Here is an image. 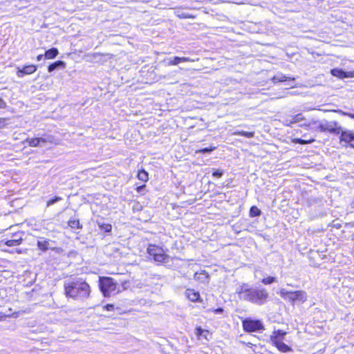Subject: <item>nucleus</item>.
Returning <instances> with one entry per match:
<instances>
[{
  "label": "nucleus",
  "mask_w": 354,
  "mask_h": 354,
  "mask_svg": "<svg viewBox=\"0 0 354 354\" xmlns=\"http://www.w3.org/2000/svg\"><path fill=\"white\" fill-rule=\"evenodd\" d=\"M161 252H162V249L156 245V262L168 263L169 257L165 254H162Z\"/></svg>",
  "instance_id": "nucleus-14"
},
{
  "label": "nucleus",
  "mask_w": 354,
  "mask_h": 354,
  "mask_svg": "<svg viewBox=\"0 0 354 354\" xmlns=\"http://www.w3.org/2000/svg\"><path fill=\"white\" fill-rule=\"evenodd\" d=\"M203 331V330L201 328V327H197L196 328V334L198 336L202 335Z\"/></svg>",
  "instance_id": "nucleus-36"
},
{
  "label": "nucleus",
  "mask_w": 354,
  "mask_h": 354,
  "mask_svg": "<svg viewBox=\"0 0 354 354\" xmlns=\"http://www.w3.org/2000/svg\"><path fill=\"white\" fill-rule=\"evenodd\" d=\"M318 129L322 132L328 131L330 133H333L335 135H339L341 132L342 127L338 126V123L335 121H325L321 122L319 124Z\"/></svg>",
  "instance_id": "nucleus-6"
},
{
  "label": "nucleus",
  "mask_w": 354,
  "mask_h": 354,
  "mask_svg": "<svg viewBox=\"0 0 354 354\" xmlns=\"http://www.w3.org/2000/svg\"><path fill=\"white\" fill-rule=\"evenodd\" d=\"M188 61H191V59L188 57H177V56H175L172 58L170 57V58L164 59V62L168 65H177L180 62H188Z\"/></svg>",
  "instance_id": "nucleus-11"
},
{
  "label": "nucleus",
  "mask_w": 354,
  "mask_h": 354,
  "mask_svg": "<svg viewBox=\"0 0 354 354\" xmlns=\"http://www.w3.org/2000/svg\"><path fill=\"white\" fill-rule=\"evenodd\" d=\"M43 58H44V55L41 54V55H37V60L41 61Z\"/></svg>",
  "instance_id": "nucleus-38"
},
{
  "label": "nucleus",
  "mask_w": 354,
  "mask_h": 354,
  "mask_svg": "<svg viewBox=\"0 0 354 354\" xmlns=\"http://www.w3.org/2000/svg\"><path fill=\"white\" fill-rule=\"evenodd\" d=\"M138 178L140 180L145 182L148 180V173L145 170H141L138 171Z\"/></svg>",
  "instance_id": "nucleus-27"
},
{
  "label": "nucleus",
  "mask_w": 354,
  "mask_h": 354,
  "mask_svg": "<svg viewBox=\"0 0 354 354\" xmlns=\"http://www.w3.org/2000/svg\"><path fill=\"white\" fill-rule=\"evenodd\" d=\"M209 275L205 271H202L200 273L196 272L195 274V279L197 280H200L203 282H205L208 280Z\"/></svg>",
  "instance_id": "nucleus-21"
},
{
  "label": "nucleus",
  "mask_w": 354,
  "mask_h": 354,
  "mask_svg": "<svg viewBox=\"0 0 354 354\" xmlns=\"http://www.w3.org/2000/svg\"><path fill=\"white\" fill-rule=\"evenodd\" d=\"M212 176L215 178H220L223 176L224 171L219 169H212Z\"/></svg>",
  "instance_id": "nucleus-28"
},
{
  "label": "nucleus",
  "mask_w": 354,
  "mask_h": 354,
  "mask_svg": "<svg viewBox=\"0 0 354 354\" xmlns=\"http://www.w3.org/2000/svg\"><path fill=\"white\" fill-rule=\"evenodd\" d=\"M37 69L36 65L30 64L24 66L23 68H17V75L19 77H22L26 75H30L34 73Z\"/></svg>",
  "instance_id": "nucleus-9"
},
{
  "label": "nucleus",
  "mask_w": 354,
  "mask_h": 354,
  "mask_svg": "<svg viewBox=\"0 0 354 354\" xmlns=\"http://www.w3.org/2000/svg\"><path fill=\"white\" fill-rule=\"evenodd\" d=\"M6 118H0V129L3 128L6 126Z\"/></svg>",
  "instance_id": "nucleus-35"
},
{
  "label": "nucleus",
  "mask_w": 354,
  "mask_h": 354,
  "mask_svg": "<svg viewBox=\"0 0 354 354\" xmlns=\"http://www.w3.org/2000/svg\"><path fill=\"white\" fill-rule=\"evenodd\" d=\"M66 297L84 301L89 297L91 287L82 278H73L64 283Z\"/></svg>",
  "instance_id": "nucleus-1"
},
{
  "label": "nucleus",
  "mask_w": 354,
  "mask_h": 354,
  "mask_svg": "<svg viewBox=\"0 0 354 354\" xmlns=\"http://www.w3.org/2000/svg\"><path fill=\"white\" fill-rule=\"evenodd\" d=\"M262 283L265 285H269L276 281V278L274 277H268L262 279Z\"/></svg>",
  "instance_id": "nucleus-30"
},
{
  "label": "nucleus",
  "mask_w": 354,
  "mask_h": 354,
  "mask_svg": "<svg viewBox=\"0 0 354 354\" xmlns=\"http://www.w3.org/2000/svg\"><path fill=\"white\" fill-rule=\"evenodd\" d=\"M143 189V187L142 186H140L137 188L138 191V192H141V190Z\"/></svg>",
  "instance_id": "nucleus-43"
},
{
  "label": "nucleus",
  "mask_w": 354,
  "mask_h": 354,
  "mask_svg": "<svg viewBox=\"0 0 354 354\" xmlns=\"http://www.w3.org/2000/svg\"><path fill=\"white\" fill-rule=\"evenodd\" d=\"M292 80V81H294L295 80V78L294 77H286L282 73H278L277 75H274L272 78V81L274 82V83H277V82H284V81H286V80Z\"/></svg>",
  "instance_id": "nucleus-19"
},
{
  "label": "nucleus",
  "mask_w": 354,
  "mask_h": 354,
  "mask_svg": "<svg viewBox=\"0 0 354 354\" xmlns=\"http://www.w3.org/2000/svg\"><path fill=\"white\" fill-rule=\"evenodd\" d=\"M280 295L284 299L288 300L292 303L295 301L304 302L307 299V294L304 290H297L292 292L282 288L280 290Z\"/></svg>",
  "instance_id": "nucleus-4"
},
{
  "label": "nucleus",
  "mask_w": 354,
  "mask_h": 354,
  "mask_svg": "<svg viewBox=\"0 0 354 354\" xmlns=\"http://www.w3.org/2000/svg\"><path fill=\"white\" fill-rule=\"evenodd\" d=\"M297 142L299 143V144H305L306 143L305 140L300 139V138L297 139Z\"/></svg>",
  "instance_id": "nucleus-39"
},
{
  "label": "nucleus",
  "mask_w": 354,
  "mask_h": 354,
  "mask_svg": "<svg viewBox=\"0 0 354 354\" xmlns=\"http://www.w3.org/2000/svg\"><path fill=\"white\" fill-rule=\"evenodd\" d=\"M215 314H221L223 312V308L219 307L214 310Z\"/></svg>",
  "instance_id": "nucleus-37"
},
{
  "label": "nucleus",
  "mask_w": 354,
  "mask_h": 354,
  "mask_svg": "<svg viewBox=\"0 0 354 354\" xmlns=\"http://www.w3.org/2000/svg\"><path fill=\"white\" fill-rule=\"evenodd\" d=\"M234 135L241 136L248 138H251L254 136V132H248L245 131H237L234 133Z\"/></svg>",
  "instance_id": "nucleus-24"
},
{
  "label": "nucleus",
  "mask_w": 354,
  "mask_h": 354,
  "mask_svg": "<svg viewBox=\"0 0 354 354\" xmlns=\"http://www.w3.org/2000/svg\"><path fill=\"white\" fill-rule=\"evenodd\" d=\"M53 141V137L50 136H48L45 138H27L26 140V142L28 144L30 147H42L44 144L47 142L52 143Z\"/></svg>",
  "instance_id": "nucleus-7"
},
{
  "label": "nucleus",
  "mask_w": 354,
  "mask_h": 354,
  "mask_svg": "<svg viewBox=\"0 0 354 354\" xmlns=\"http://www.w3.org/2000/svg\"><path fill=\"white\" fill-rule=\"evenodd\" d=\"M104 308L107 311H112L114 309V306L111 304H108L104 306Z\"/></svg>",
  "instance_id": "nucleus-33"
},
{
  "label": "nucleus",
  "mask_w": 354,
  "mask_h": 354,
  "mask_svg": "<svg viewBox=\"0 0 354 354\" xmlns=\"http://www.w3.org/2000/svg\"><path fill=\"white\" fill-rule=\"evenodd\" d=\"M22 239H8L5 241V244L8 247H13L19 245L21 243Z\"/></svg>",
  "instance_id": "nucleus-23"
},
{
  "label": "nucleus",
  "mask_w": 354,
  "mask_h": 354,
  "mask_svg": "<svg viewBox=\"0 0 354 354\" xmlns=\"http://www.w3.org/2000/svg\"><path fill=\"white\" fill-rule=\"evenodd\" d=\"M98 226L101 230H103L105 232H110L112 230L111 225H110L109 223H101L98 222Z\"/></svg>",
  "instance_id": "nucleus-26"
},
{
  "label": "nucleus",
  "mask_w": 354,
  "mask_h": 354,
  "mask_svg": "<svg viewBox=\"0 0 354 354\" xmlns=\"http://www.w3.org/2000/svg\"><path fill=\"white\" fill-rule=\"evenodd\" d=\"M349 146L352 148H354V141H351L349 143Z\"/></svg>",
  "instance_id": "nucleus-41"
},
{
  "label": "nucleus",
  "mask_w": 354,
  "mask_h": 354,
  "mask_svg": "<svg viewBox=\"0 0 354 354\" xmlns=\"http://www.w3.org/2000/svg\"><path fill=\"white\" fill-rule=\"evenodd\" d=\"M50 240L46 239L45 238H39V239L37 241V245L39 250L43 252H46L49 248H51L50 246Z\"/></svg>",
  "instance_id": "nucleus-13"
},
{
  "label": "nucleus",
  "mask_w": 354,
  "mask_h": 354,
  "mask_svg": "<svg viewBox=\"0 0 354 354\" xmlns=\"http://www.w3.org/2000/svg\"><path fill=\"white\" fill-rule=\"evenodd\" d=\"M216 149V147H209L201 149L198 151L201 153H209Z\"/></svg>",
  "instance_id": "nucleus-31"
},
{
  "label": "nucleus",
  "mask_w": 354,
  "mask_h": 354,
  "mask_svg": "<svg viewBox=\"0 0 354 354\" xmlns=\"http://www.w3.org/2000/svg\"><path fill=\"white\" fill-rule=\"evenodd\" d=\"M147 252L155 260V245L150 244L147 248Z\"/></svg>",
  "instance_id": "nucleus-32"
},
{
  "label": "nucleus",
  "mask_w": 354,
  "mask_h": 354,
  "mask_svg": "<svg viewBox=\"0 0 354 354\" xmlns=\"http://www.w3.org/2000/svg\"><path fill=\"white\" fill-rule=\"evenodd\" d=\"M274 346L280 351L284 353L291 351V348L286 344L283 343V341H278L273 343Z\"/></svg>",
  "instance_id": "nucleus-20"
},
{
  "label": "nucleus",
  "mask_w": 354,
  "mask_h": 354,
  "mask_svg": "<svg viewBox=\"0 0 354 354\" xmlns=\"http://www.w3.org/2000/svg\"><path fill=\"white\" fill-rule=\"evenodd\" d=\"M66 67V63L64 61L58 60L56 61L52 64H50L48 66V73H52L53 71H55L56 69L59 68H64Z\"/></svg>",
  "instance_id": "nucleus-15"
},
{
  "label": "nucleus",
  "mask_w": 354,
  "mask_h": 354,
  "mask_svg": "<svg viewBox=\"0 0 354 354\" xmlns=\"http://www.w3.org/2000/svg\"><path fill=\"white\" fill-rule=\"evenodd\" d=\"M240 299L248 301L257 305L266 303L268 293L264 288L258 289L250 288L248 284H243L236 290Z\"/></svg>",
  "instance_id": "nucleus-2"
},
{
  "label": "nucleus",
  "mask_w": 354,
  "mask_h": 354,
  "mask_svg": "<svg viewBox=\"0 0 354 354\" xmlns=\"http://www.w3.org/2000/svg\"><path fill=\"white\" fill-rule=\"evenodd\" d=\"M6 106V102L0 97V109H5Z\"/></svg>",
  "instance_id": "nucleus-34"
},
{
  "label": "nucleus",
  "mask_w": 354,
  "mask_h": 354,
  "mask_svg": "<svg viewBox=\"0 0 354 354\" xmlns=\"http://www.w3.org/2000/svg\"><path fill=\"white\" fill-rule=\"evenodd\" d=\"M334 226L336 227V228H340L341 227V225L340 224H335Z\"/></svg>",
  "instance_id": "nucleus-42"
},
{
  "label": "nucleus",
  "mask_w": 354,
  "mask_h": 354,
  "mask_svg": "<svg viewBox=\"0 0 354 354\" xmlns=\"http://www.w3.org/2000/svg\"><path fill=\"white\" fill-rule=\"evenodd\" d=\"M59 54V50L57 48H51L45 51L44 59H51L55 58Z\"/></svg>",
  "instance_id": "nucleus-18"
},
{
  "label": "nucleus",
  "mask_w": 354,
  "mask_h": 354,
  "mask_svg": "<svg viewBox=\"0 0 354 354\" xmlns=\"http://www.w3.org/2000/svg\"><path fill=\"white\" fill-rule=\"evenodd\" d=\"M117 285V283L111 277H100L99 288L103 296L105 297H109L111 293L116 290Z\"/></svg>",
  "instance_id": "nucleus-3"
},
{
  "label": "nucleus",
  "mask_w": 354,
  "mask_h": 354,
  "mask_svg": "<svg viewBox=\"0 0 354 354\" xmlns=\"http://www.w3.org/2000/svg\"><path fill=\"white\" fill-rule=\"evenodd\" d=\"M68 225L73 229H81L82 227L80 223V221L75 218H71L68 222Z\"/></svg>",
  "instance_id": "nucleus-22"
},
{
  "label": "nucleus",
  "mask_w": 354,
  "mask_h": 354,
  "mask_svg": "<svg viewBox=\"0 0 354 354\" xmlns=\"http://www.w3.org/2000/svg\"><path fill=\"white\" fill-rule=\"evenodd\" d=\"M286 335V333L281 330H274L273 334L271 335L270 339L272 342H277L278 341H283L284 336Z\"/></svg>",
  "instance_id": "nucleus-16"
},
{
  "label": "nucleus",
  "mask_w": 354,
  "mask_h": 354,
  "mask_svg": "<svg viewBox=\"0 0 354 354\" xmlns=\"http://www.w3.org/2000/svg\"><path fill=\"white\" fill-rule=\"evenodd\" d=\"M330 73L333 76L337 77L339 79L354 77V71L347 72L341 68H337L331 69Z\"/></svg>",
  "instance_id": "nucleus-8"
},
{
  "label": "nucleus",
  "mask_w": 354,
  "mask_h": 354,
  "mask_svg": "<svg viewBox=\"0 0 354 354\" xmlns=\"http://www.w3.org/2000/svg\"><path fill=\"white\" fill-rule=\"evenodd\" d=\"M2 317H3V316H0V321L1 320Z\"/></svg>",
  "instance_id": "nucleus-44"
},
{
  "label": "nucleus",
  "mask_w": 354,
  "mask_h": 354,
  "mask_svg": "<svg viewBox=\"0 0 354 354\" xmlns=\"http://www.w3.org/2000/svg\"><path fill=\"white\" fill-rule=\"evenodd\" d=\"M339 134L340 142H344L346 144H349L351 141H354V133L351 131H343L342 129Z\"/></svg>",
  "instance_id": "nucleus-10"
},
{
  "label": "nucleus",
  "mask_w": 354,
  "mask_h": 354,
  "mask_svg": "<svg viewBox=\"0 0 354 354\" xmlns=\"http://www.w3.org/2000/svg\"><path fill=\"white\" fill-rule=\"evenodd\" d=\"M185 296L187 299H189L191 301L197 302L200 301V294L198 292L195 291L194 289H187L185 291Z\"/></svg>",
  "instance_id": "nucleus-12"
},
{
  "label": "nucleus",
  "mask_w": 354,
  "mask_h": 354,
  "mask_svg": "<svg viewBox=\"0 0 354 354\" xmlns=\"http://www.w3.org/2000/svg\"><path fill=\"white\" fill-rule=\"evenodd\" d=\"M62 200V197H60V196H55V197L50 198V200H48L47 201L46 205H47V207H49V206H50V205H53V204H55V203H57V202H59V201H60Z\"/></svg>",
  "instance_id": "nucleus-29"
},
{
  "label": "nucleus",
  "mask_w": 354,
  "mask_h": 354,
  "mask_svg": "<svg viewBox=\"0 0 354 354\" xmlns=\"http://www.w3.org/2000/svg\"><path fill=\"white\" fill-rule=\"evenodd\" d=\"M344 114L348 115L352 119H354V113H344Z\"/></svg>",
  "instance_id": "nucleus-40"
},
{
  "label": "nucleus",
  "mask_w": 354,
  "mask_h": 354,
  "mask_svg": "<svg viewBox=\"0 0 354 354\" xmlns=\"http://www.w3.org/2000/svg\"><path fill=\"white\" fill-rule=\"evenodd\" d=\"M242 324L243 330L246 332H260L264 330L263 324L258 319H245L242 322Z\"/></svg>",
  "instance_id": "nucleus-5"
},
{
  "label": "nucleus",
  "mask_w": 354,
  "mask_h": 354,
  "mask_svg": "<svg viewBox=\"0 0 354 354\" xmlns=\"http://www.w3.org/2000/svg\"><path fill=\"white\" fill-rule=\"evenodd\" d=\"M304 120V118L301 113H298L295 116L291 117L290 119H286L285 122L287 126H290L292 124L297 123Z\"/></svg>",
  "instance_id": "nucleus-17"
},
{
  "label": "nucleus",
  "mask_w": 354,
  "mask_h": 354,
  "mask_svg": "<svg viewBox=\"0 0 354 354\" xmlns=\"http://www.w3.org/2000/svg\"><path fill=\"white\" fill-rule=\"evenodd\" d=\"M261 211L257 206H252L250 209V216L251 217L259 216Z\"/></svg>",
  "instance_id": "nucleus-25"
}]
</instances>
